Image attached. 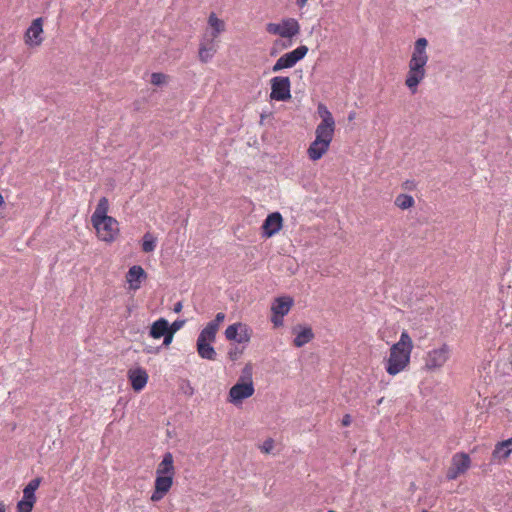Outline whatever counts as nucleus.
I'll return each instance as SVG.
<instances>
[{"mask_svg": "<svg viewBox=\"0 0 512 512\" xmlns=\"http://www.w3.org/2000/svg\"><path fill=\"white\" fill-rule=\"evenodd\" d=\"M293 333L296 335L293 344L297 348L303 347L314 338L313 330L309 326L299 324L293 328Z\"/></svg>", "mask_w": 512, "mask_h": 512, "instance_id": "obj_12", "label": "nucleus"}, {"mask_svg": "<svg viewBox=\"0 0 512 512\" xmlns=\"http://www.w3.org/2000/svg\"><path fill=\"white\" fill-rule=\"evenodd\" d=\"M424 512H427V511H424Z\"/></svg>", "mask_w": 512, "mask_h": 512, "instance_id": "obj_46", "label": "nucleus"}, {"mask_svg": "<svg viewBox=\"0 0 512 512\" xmlns=\"http://www.w3.org/2000/svg\"><path fill=\"white\" fill-rule=\"evenodd\" d=\"M0 512H5V505L0 502Z\"/></svg>", "mask_w": 512, "mask_h": 512, "instance_id": "obj_45", "label": "nucleus"}, {"mask_svg": "<svg viewBox=\"0 0 512 512\" xmlns=\"http://www.w3.org/2000/svg\"><path fill=\"white\" fill-rule=\"evenodd\" d=\"M395 205L400 209H408L414 205V199L411 195L400 194L395 199Z\"/></svg>", "mask_w": 512, "mask_h": 512, "instance_id": "obj_26", "label": "nucleus"}, {"mask_svg": "<svg viewBox=\"0 0 512 512\" xmlns=\"http://www.w3.org/2000/svg\"><path fill=\"white\" fill-rule=\"evenodd\" d=\"M173 310H174L175 313H179L182 310V303L181 302H177L174 305V309Z\"/></svg>", "mask_w": 512, "mask_h": 512, "instance_id": "obj_43", "label": "nucleus"}, {"mask_svg": "<svg viewBox=\"0 0 512 512\" xmlns=\"http://www.w3.org/2000/svg\"><path fill=\"white\" fill-rule=\"evenodd\" d=\"M108 210H109L108 199L106 197L100 198L99 201H98V204L96 206V209H95L94 213L91 216V222L92 223H97V221L98 222L104 221L105 218L109 217L107 215Z\"/></svg>", "mask_w": 512, "mask_h": 512, "instance_id": "obj_20", "label": "nucleus"}, {"mask_svg": "<svg viewBox=\"0 0 512 512\" xmlns=\"http://www.w3.org/2000/svg\"><path fill=\"white\" fill-rule=\"evenodd\" d=\"M175 474V468L173 464V455L170 452L164 454L162 461L157 467L156 475H171Z\"/></svg>", "mask_w": 512, "mask_h": 512, "instance_id": "obj_19", "label": "nucleus"}, {"mask_svg": "<svg viewBox=\"0 0 512 512\" xmlns=\"http://www.w3.org/2000/svg\"><path fill=\"white\" fill-rule=\"evenodd\" d=\"M271 321L275 326H280L283 324V318H280L278 314H273Z\"/></svg>", "mask_w": 512, "mask_h": 512, "instance_id": "obj_41", "label": "nucleus"}, {"mask_svg": "<svg viewBox=\"0 0 512 512\" xmlns=\"http://www.w3.org/2000/svg\"><path fill=\"white\" fill-rule=\"evenodd\" d=\"M35 501L22 498L17 503V512H31L34 507Z\"/></svg>", "mask_w": 512, "mask_h": 512, "instance_id": "obj_33", "label": "nucleus"}, {"mask_svg": "<svg viewBox=\"0 0 512 512\" xmlns=\"http://www.w3.org/2000/svg\"><path fill=\"white\" fill-rule=\"evenodd\" d=\"M217 331L218 330L214 328V325L212 326L207 324L206 327L201 330L197 341L213 343L216 339Z\"/></svg>", "mask_w": 512, "mask_h": 512, "instance_id": "obj_25", "label": "nucleus"}, {"mask_svg": "<svg viewBox=\"0 0 512 512\" xmlns=\"http://www.w3.org/2000/svg\"><path fill=\"white\" fill-rule=\"evenodd\" d=\"M427 45L428 41L426 38H419L414 44L412 56L408 64L409 71L405 80V85L410 89L412 94L417 91V86L426 75L425 66L428 62V55L426 53Z\"/></svg>", "mask_w": 512, "mask_h": 512, "instance_id": "obj_1", "label": "nucleus"}, {"mask_svg": "<svg viewBox=\"0 0 512 512\" xmlns=\"http://www.w3.org/2000/svg\"><path fill=\"white\" fill-rule=\"evenodd\" d=\"M169 331V322L165 318L156 320L150 328L149 335L155 339L161 338Z\"/></svg>", "mask_w": 512, "mask_h": 512, "instance_id": "obj_21", "label": "nucleus"}, {"mask_svg": "<svg viewBox=\"0 0 512 512\" xmlns=\"http://www.w3.org/2000/svg\"><path fill=\"white\" fill-rule=\"evenodd\" d=\"M512 452V437L496 445L492 455L494 459H505Z\"/></svg>", "mask_w": 512, "mask_h": 512, "instance_id": "obj_23", "label": "nucleus"}, {"mask_svg": "<svg viewBox=\"0 0 512 512\" xmlns=\"http://www.w3.org/2000/svg\"><path fill=\"white\" fill-rule=\"evenodd\" d=\"M283 219L279 212L269 214L262 224V235L269 238L282 228Z\"/></svg>", "mask_w": 512, "mask_h": 512, "instance_id": "obj_10", "label": "nucleus"}, {"mask_svg": "<svg viewBox=\"0 0 512 512\" xmlns=\"http://www.w3.org/2000/svg\"><path fill=\"white\" fill-rule=\"evenodd\" d=\"M335 131V123H319L315 130V139L331 144Z\"/></svg>", "mask_w": 512, "mask_h": 512, "instance_id": "obj_17", "label": "nucleus"}, {"mask_svg": "<svg viewBox=\"0 0 512 512\" xmlns=\"http://www.w3.org/2000/svg\"><path fill=\"white\" fill-rule=\"evenodd\" d=\"M254 391L252 367L250 364H247L242 369L237 383L230 388L228 401L236 405L241 403L244 399L251 397Z\"/></svg>", "mask_w": 512, "mask_h": 512, "instance_id": "obj_3", "label": "nucleus"}, {"mask_svg": "<svg viewBox=\"0 0 512 512\" xmlns=\"http://www.w3.org/2000/svg\"><path fill=\"white\" fill-rule=\"evenodd\" d=\"M449 355V346L447 344H443L440 348L433 349L428 353L425 365L429 370L440 368L446 363Z\"/></svg>", "mask_w": 512, "mask_h": 512, "instance_id": "obj_8", "label": "nucleus"}, {"mask_svg": "<svg viewBox=\"0 0 512 512\" xmlns=\"http://www.w3.org/2000/svg\"><path fill=\"white\" fill-rule=\"evenodd\" d=\"M224 319H225V314H224V313H222V312H219V313H217V314H216V316H215L214 320L210 321V322L208 323V325H212V326L214 325V328H215L216 330H218V329H219V326H220V324H221V322H223V321H224Z\"/></svg>", "mask_w": 512, "mask_h": 512, "instance_id": "obj_36", "label": "nucleus"}, {"mask_svg": "<svg viewBox=\"0 0 512 512\" xmlns=\"http://www.w3.org/2000/svg\"><path fill=\"white\" fill-rule=\"evenodd\" d=\"M308 53V47L301 45L296 49L282 55L272 67V72L276 73L283 69L292 68L297 62L302 60Z\"/></svg>", "mask_w": 512, "mask_h": 512, "instance_id": "obj_5", "label": "nucleus"}, {"mask_svg": "<svg viewBox=\"0 0 512 512\" xmlns=\"http://www.w3.org/2000/svg\"><path fill=\"white\" fill-rule=\"evenodd\" d=\"M271 100L288 101L291 98V81L287 76H275L270 80Z\"/></svg>", "mask_w": 512, "mask_h": 512, "instance_id": "obj_4", "label": "nucleus"}, {"mask_svg": "<svg viewBox=\"0 0 512 512\" xmlns=\"http://www.w3.org/2000/svg\"><path fill=\"white\" fill-rule=\"evenodd\" d=\"M351 422H352V418L349 414H345L341 421L342 426H344V427L349 426L351 424Z\"/></svg>", "mask_w": 512, "mask_h": 512, "instance_id": "obj_42", "label": "nucleus"}, {"mask_svg": "<svg viewBox=\"0 0 512 512\" xmlns=\"http://www.w3.org/2000/svg\"><path fill=\"white\" fill-rule=\"evenodd\" d=\"M144 278H146V272L139 265L130 267L126 274L127 282L132 290H138L140 288L141 280Z\"/></svg>", "mask_w": 512, "mask_h": 512, "instance_id": "obj_14", "label": "nucleus"}, {"mask_svg": "<svg viewBox=\"0 0 512 512\" xmlns=\"http://www.w3.org/2000/svg\"><path fill=\"white\" fill-rule=\"evenodd\" d=\"M156 248V238L149 232L143 236L142 250L146 253L153 252Z\"/></svg>", "mask_w": 512, "mask_h": 512, "instance_id": "obj_27", "label": "nucleus"}, {"mask_svg": "<svg viewBox=\"0 0 512 512\" xmlns=\"http://www.w3.org/2000/svg\"><path fill=\"white\" fill-rule=\"evenodd\" d=\"M317 110H318L319 116L321 117L320 123H325V124L335 123V120H334L331 112L327 109V107L324 104L320 103L318 105Z\"/></svg>", "mask_w": 512, "mask_h": 512, "instance_id": "obj_28", "label": "nucleus"}, {"mask_svg": "<svg viewBox=\"0 0 512 512\" xmlns=\"http://www.w3.org/2000/svg\"><path fill=\"white\" fill-rule=\"evenodd\" d=\"M413 348L412 339L407 331H403L397 343L390 349V356L387 360L386 371L390 375H396L410 362V354Z\"/></svg>", "mask_w": 512, "mask_h": 512, "instance_id": "obj_2", "label": "nucleus"}, {"mask_svg": "<svg viewBox=\"0 0 512 512\" xmlns=\"http://www.w3.org/2000/svg\"><path fill=\"white\" fill-rule=\"evenodd\" d=\"M196 348H197L198 355L202 359H206V360H210V361L216 360L217 353H216L214 347L211 345V343L197 341Z\"/></svg>", "mask_w": 512, "mask_h": 512, "instance_id": "obj_22", "label": "nucleus"}, {"mask_svg": "<svg viewBox=\"0 0 512 512\" xmlns=\"http://www.w3.org/2000/svg\"><path fill=\"white\" fill-rule=\"evenodd\" d=\"M280 24L282 30V38H292L300 32V25L294 18L284 19Z\"/></svg>", "mask_w": 512, "mask_h": 512, "instance_id": "obj_18", "label": "nucleus"}, {"mask_svg": "<svg viewBox=\"0 0 512 512\" xmlns=\"http://www.w3.org/2000/svg\"><path fill=\"white\" fill-rule=\"evenodd\" d=\"M243 323H234L229 325L225 330V337L227 340L235 341L238 338V330L241 329Z\"/></svg>", "mask_w": 512, "mask_h": 512, "instance_id": "obj_30", "label": "nucleus"}, {"mask_svg": "<svg viewBox=\"0 0 512 512\" xmlns=\"http://www.w3.org/2000/svg\"><path fill=\"white\" fill-rule=\"evenodd\" d=\"M128 378L134 391H141L147 384L148 374L143 368L131 369L128 372Z\"/></svg>", "mask_w": 512, "mask_h": 512, "instance_id": "obj_13", "label": "nucleus"}, {"mask_svg": "<svg viewBox=\"0 0 512 512\" xmlns=\"http://www.w3.org/2000/svg\"><path fill=\"white\" fill-rule=\"evenodd\" d=\"M471 460L467 453H456L451 460V466L448 468L446 478L455 480L461 474H464L470 467Z\"/></svg>", "mask_w": 512, "mask_h": 512, "instance_id": "obj_6", "label": "nucleus"}, {"mask_svg": "<svg viewBox=\"0 0 512 512\" xmlns=\"http://www.w3.org/2000/svg\"><path fill=\"white\" fill-rule=\"evenodd\" d=\"M266 31L273 35H279L282 37V30H281V24L280 23H268L266 26Z\"/></svg>", "mask_w": 512, "mask_h": 512, "instance_id": "obj_34", "label": "nucleus"}, {"mask_svg": "<svg viewBox=\"0 0 512 512\" xmlns=\"http://www.w3.org/2000/svg\"><path fill=\"white\" fill-rule=\"evenodd\" d=\"M251 329L246 325L242 324L241 329L238 330L237 343H248L251 339Z\"/></svg>", "mask_w": 512, "mask_h": 512, "instance_id": "obj_31", "label": "nucleus"}, {"mask_svg": "<svg viewBox=\"0 0 512 512\" xmlns=\"http://www.w3.org/2000/svg\"><path fill=\"white\" fill-rule=\"evenodd\" d=\"M42 32H43L42 18L34 19L25 33L26 43L30 46L40 45L43 40L41 37Z\"/></svg>", "mask_w": 512, "mask_h": 512, "instance_id": "obj_11", "label": "nucleus"}, {"mask_svg": "<svg viewBox=\"0 0 512 512\" xmlns=\"http://www.w3.org/2000/svg\"><path fill=\"white\" fill-rule=\"evenodd\" d=\"M330 144L326 141H319L314 139L313 142L308 147L307 154L309 159L312 161H317L323 157V155L328 151Z\"/></svg>", "mask_w": 512, "mask_h": 512, "instance_id": "obj_15", "label": "nucleus"}, {"mask_svg": "<svg viewBox=\"0 0 512 512\" xmlns=\"http://www.w3.org/2000/svg\"><path fill=\"white\" fill-rule=\"evenodd\" d=\"M173 484L171 475H156L154 491L151 495V501H160L170 490Z\"/></svg>", "mask_w": 512, "mask_h": 512, "instance_id": "obj_9", "label": "nucleus"}, {"mask_svg": "<svg viewBox=\"0 0 512 512\" xmlns=\"http://www.w3.org/2000/svg\"><path fill=\"white\" fill-rule=\"evenodd\" d=\"M273 447H274V441L271 438H269L264 441L261 449L265 453H270L272 451Z\"/></svg>", "mask_w": 512, "mask_h": 512, "instance_id": "obj_38", "label": "nucleus"}, {"mask_svg": "<svg viewBox=\"0 0 512 512\" xmlns=\"http://www.w3.org/2000/svg\"><path fill=\"white\" fill-rule=\"evenodd\" d=\"M307 1L308 0H296V4L302 8L306 5Z\"/></svg>", "mask_w": 512, "mask_h": 512, "instance_id": "obj_44", "label": "nucleus"}, {"mask_svg": "<svg viewBox=\"0 0 512 512\" xmlns=\"http://www.w3.org/2000/svg\"><path fill=\"white\" fill-rule=\"evenodd\" d=\"M208 23L214 29L213 37H216L218 33L224 30V22L213 13L209 16Z\"/></svg>", "mask_w": 512, "mask_h": 512, "instance_id": "obj_29", "label": "nucleus"}, {"mask_svg": "<svg viewBox=\"0 0 512 512\" xmlns=\"http://www.w3.org/2000/svg\"><path fill=\"white\" fill-rule=\"evenodd\" d=\"M41 483V478L37 477L32 479L23 489V498L33 500L36 502L35 491Z\"/></svg>", "mask_w": 512, "mask_h": 512, "instance_id": "obj_24", "label": "nucleus"}, {"mask_svg": "<svg viewBox=\"0 0 512 512\" xmlns=\"http://www.w3.org/2000/svg\"><path fill=\"white\" fill-rule=\"evenodd\" d=\"M293 305V299L289 296L278 297L272 304L273 314H278L280 318L287 315Z\"/></svg>", "mask_w": 512, "mask_h": 512, "instance_id": "obj_16", "label": "nucleus"}, {"mask_svg": "<svg viewBox=\"0 0 512 512\" xmlns=\"http://www.w3.org/2000/svg\"><path fill=\"white\" fill-rule=\"evenodd\" d=\"M96 229L98 236L101 240L106 242H112L115 239V235L118 232V222L113 217H107L104 221L92 223Z\"/></svg>", "mask_w": 512, "mask_h": 512, "instance_id": "obj_7", "label": "nucleus"}, {"mask_svg": "<svg viewBox=\"0 0 512 512\" xmlns=\"http://www.w3.org/2000/svg\"><path fill=\"white\" fill-rule=\"evenodd\" d=\"M173 335H174V333H171V331L169 330V331L167 332V334H165V335H163V336H162V337L164 338V340H163V344H164L165 346H168V345L172 342V340H173Z\"/></svg>", "mask_w": 512, "mask_h": 512, "instance_id": "obj_40", "label": "nucleus"}, {"mask_svg": "<svg viewBox=\"0 0 512 512\" xmlns=\"http://www.w3.org/2000/svg\"><path fill=\"white\" fill-rule=\"evenodd\" d=\"M184 322V320H176L171 325H169V330L171 333L178 331L183 326Z\"/></svg>", "mask_w": 512, "mask_h": 512, "instance_id": "obj_39", "label": "nucleus"}, {"mask_svg": "<svg viewBox=\"0 0 512 512\" xmlns=\"http://www.w3.org/2000/svg\"><path fill=\"white\" fill-rule=\"evenodd\" d=\"M215 49L213 45H210L209 47L205 45H201L199 49V58L202 62H208L214 55Z\"/></svg>", "mask_w": 512, "mask_h": 512, "instance_id": "obj_32", "label": "nucleus"}, {"mask_svg": "<svg viewBox=\"0 0 512 512\" xmlns=\"http://www.w3.org/2000/svg\"><path fill=\"white\" fill-rule=\"evenodd\" d=\"M166 80V75L163 73H152L151 83L156 86L162 85Z\"/></svg>", "mask_w": 512, "mask_h": 512, "instance_id": "obj_35", "label": "nucleus"}, {"mask_svg": "<svg viewBox=\"0 0 512 512\" xmlns=\"http://www.w3.org/2000/svg\"><path fill=\"white\" fill-rule=\"evenodd\" d=\"M242 353L243 350H240L237 347L230 348L228 351V357L231 361H236Z\"/></svg>", "mask_w": 512, "mask_h": 512, "instance_id": "obj_37", "label": "nucleus"}]
</instances>
